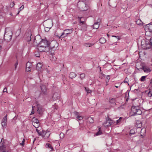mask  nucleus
I'll list each match as a JSON object with an SVG mask.
<instances>
[{
    "mask_svg": "<svg viewBox=\"0 0 152 152\" xmlns=\"http://www.w3.org/2000/svg\"><path fill=\"white\" fill-rule=\"evenodd\" d=\"M150 84L152 86V79L150 81Z\"/></svg>",
    "mask_w": 152,
    "mask_h": 152,
    "instance_id": "nucleus-61",
    "label": "nucleus"
},
{
    "mask_svg": "<svg viewBox=\"0 0 152 152\" xmlns=\"http://www.w3.org/2000/svg\"><path fill=\"white\" fill-rule=\"evenodd\" d=\"M45 147L47 148H48L51 149V150L52 151L53 150V148L52 146L49 143H47L45 145Z\"/></svg>",
    "mask_w": 152,
    "mask_h": 152,
    "instance_id": "nucleus-25",
    "label": "nucleus"
},
{
    "mask_svg": "<svg viewBox=\"0 0 152 152\" xmlns=\"http://www.w3.org/2000/svg\"><path fill=\"white\" fill-rule=\"evenodd\" d=\"M100 21V20L99 19L98 20V21L95 23L93 25V28H94L97 29L99 27V22Z\"/></svg>",
    "mask_w": 152,
    "mask_h": 152,
    "instance_id": "nucleus-16",
    "label": "nucleus"
},
{
    "mask_svg": "<svg viewBox=\"0 0 152 152\" xmlns=\"http://www.w3.org/2000/svg\"><path fill=\"white\" fill-rule=\"evenodd\" d=\"M76 74L74 72H71L69 74V78L72 79L75 77L76 76Z\"/></svg>",
    "mask_w": 152,
    "mask_h": 152,
    "instance_id": "nucleus-20",
    "label": "nucleus"
},
{
    "mask_svg": "<svg viewBox=\"0 0 152 152\" xmlns=\"http://www.w3.org/2000/svg\"><path fill=\"white\" fill-rule=\"evenodd\" d=\"M34 113V112L33 111V110H32V111H31V114H33Z\"/></svg>",
    "mask_w": 152,
    "mask_h": 152,
    "instance_id": "nucleus-64",
    "label": "nucleus"
},
{
    "mask_svg": "<svg viewBox=\"0 0 152 152\" xmlns=\"http://www.w3.org/2000/svg\"><path fill=\"white\" fill-rule=\"evenodd\" d=\"M20 10H20V11H19L18 12V13H17V14H16L15 15H18L19 14V12H20Z\"/></svg>",
    "mask_w": 152,
    "mask_h": 152,
    "instance_id": "nucleus-62",
    "label": "nucleus"
},
{
    "mask_svg": "<svg viewBox=\"0 0 152 152\" xmlns=\"http://www.w3.org/2000/svg\"><path fill=\"white\" fill-rule=\"evenodd\" d=\"M73 29H65L64 30V31L66 33L65 34H66L68 35L72 33L73 31Z\"/></svg>",
    "mask_w": 152,
    "mask_h": 152,
    "instance_id": "nucleus-19",
    "label": "nucleus"
},
{
    "mask_svg": "<svg viewBox=\"0 0 152 152\" xmlns=\"http://www.w3.org/2000/svg\"><path fill=\"white\" fill-rule=\"evenodd\" d=\"M66 33L64 31L61 35H57L56 36L59 39L64 38L66 37L68 35L66 34Z\"/></svg>",
    "mask_w": 152,
    "mask_h": 152,
    "instance_id": "nucleus-17",
    "label": "nucleus"
},
{
    "mask_svg": "<svg viewBox=\"0 0 152 152\" xmlns=\"http://www.w3.org/2000/svg\"><path fill=\"white\" fill-rule=\"evenodd\" d=\"M35 108V106H32V110H34V108Z\"/></svg>",
    "mask_w": 152,
    "mask_h": 152,
    "instance_id": "nucleus-63",
    "label": "nucleus"
},
{
    "mask_svg": "<svg viewBox=\"0 0 152 152\" xmlns=\"http://www.w3.org/2000/svg\"><path fill=\"white\" fill-rule=\"evenodd\" d=\"M14 5H15V4H14V2H13L11 3L10 4V7L11 8H12L14 7Z\"/></svg>",
    "mask_w": 152,
    "mask_h": 152,
    "instance_id": "nucleus-47",
    "label": "nucleus"
},
{
    "mask_svg": "<svg viewBox=\"0 0 152 152\" xmlns=\"http://www.w3.org/2000/svg\"><path fill=\"white\" fill-rule=\"evenodd\" d=\"M106 121L103 124V125L105 127H107L110 126L113 123V121L110 119L108 117L106 118Z\"/></svg>",
    "mask_w": 152,
    "mask_h": 152,
    "instance_id": "nucleus-4",
    "label": "nucleus"
},
{
    "mask_svg": "<svg viewBox=\"0 0 152 152\" xmlns=\"http://www.w3.org/2000/svg\"><path fill=\"white\" fill-rule=\"evenodd\" d=\"M110 75H107L106 77V79L107 80H106L107 82H108L109 80H110Z\"/></svg>",
    "mask_w": 152,
    "mask_h": 152,
    "instance_id": "nucleus-45",
    "label": "nucleus"
},
{
    "mask_svg": "<svg viewBox=\"0 0 152 152\" xmlns=\"http://www.w3.org/2000/svg\"><path fill=\"white\" fill-rule=\"evenodd\" d=\"M7 115H6L3 118L2 120V122H7Z\"/></svg>",
    "mask_w": 152,
    "mask_h": 152,
    "instance_id": "nucleus-35",
    "label": "nucleus"
},
{
    "mask_svg": "<svg viewBox=\"0 0 152 152\" xmlns=\"http://www.w3.org/2000/svg\"><path fill=\"white\" fill-rule=\"evenodd\" d=\"M146 41H145V40H142L141 42V46L142 48V45H143L145 44V43Z\"/></svg>",
    "mask_w": 152,
    "mask_h": 152,
    "instance_id": "nucleus-41",
    "label": "nucleus"
},
{
    "mask_svg": "<svg viewBox=\"0 0 152 152\" xmlns=\"http://www.w3.org/2000/svg\"><path fill=\"white\" fill-rule=\"evenodd\" d=\"M44 23L45 26L50 28H51L53 25L52 20L49 19L45 21Z\"/></svg>",
    "mask_w": 152,
    "mask_h": 152,
    "instance_id": "nucleus-5",
    "label": "nucleus"
},
{
    "mask_svg": "<svg viewBox=\"0 0 152 152\" xmlns=\"http://www.w3.org/2000/svg\"><path fill=\"white\" fill-rule=\"evenodd\" d=\"M146 26V28L148 29L149 31L151 32L152 31V22L147 24Z\"/></svg>",
    "mask_w": 152,
    "mask_h": 152,
    "instance_id": "nucleus-13",
    "label": "nucleus"
},
{
    "mask_svg": "<svg viewBox=\"0 0 152 152\" xmlns=\"http://www.w3.org/2000/svg\"><path fill=\"white\" fill-rule=\"evenodd\" d=\"M80 130H83V126H81L80 128Z\"/></svg>",
    "mask_w": 152,
    "mask_h": 152,
    "instance_id": "nucleus-57",
    "label": "nucleus"
},
{
    "mask_svg": "<svg viewBox=\"0 0 152 152\" xmlns=\"http://www.w3.org/2000/svg\"><path fill=\"white\" fill-rule=\"evenodd\" d=\"M101 74L103 77H106V75H105L102 72Z\"/></svg>",
    "mask_w": 152,
    "mask_h": 152,
    "instance_id": "nucleus-55",
    "label": "nucleus"
},
{
    "mask_svg": "<svg viewBox=\"0 0 152 152\" xmlns=\"http://www.w3.org/2000/svg\"><path fill=\"white\" fill-rule=\"evenodd\" d=\"M47 131H45L44 130H42V137L43 138V136H45V134Z\"/></svg>",
    "mask_w": 152,
    "mask_h": 152,
    "instance_id": "nucleus-42",
    "label": "nucleus"
},
{
    "mask_svg": "<svg viewBox=\"0 0 152 152\" xmlns=\"http://www.w3.org/2000/svg\"><path fill=\"white\" fill-rule=\"evenodd\" d=\"M18 64V61H16V62L15 63V70L17 68Z\"/></svg>",
    "mask_w": 152,
    "mask_h": 152,
    "instance_id": "nucleus-44",
    "label": "nucleus"
},
{
    "mask_svg": "<svg viewBox=\"0 0 152 152\" xmlns=\"http://www.w3.org/2000/svg\"><path fill=\"white\" fill-rule=\"evenodd\" d=\"M112 37H115L117 39V40H119L121 39V37H120L119 36H115L114 35H112L111 36Z\"/></svg>",
    "mask_w": 152,
    "mask_h": 152,
    "instance_id": "nucleus-40",
    "label": "nucleus"
},
{
    "mask_svg": "<svg viewBox=\"0 0 152 152\" xmlns=\"http://www.w3.org/2000/svg\"><path fill=\"white\" fill-rule=\"evenodd\" d=\"M122 119H123V120H124V118L122 117H120L119 119L116 121L117 124H119L121 122V120Z\"/></svg>",
    "mask_w": 152,
    "mask_h": 152,
    "instance_id": "nucleus-33",
    "label": "nucleus"
},
{
    "mask_svg": "<svg viewBox=\"0 0 152 152\" xmlns=\"http://www.w3.org/2000/svg\"><path fill=\"white\" fill-rule=\"evenodd\" d=\"M88 121L90 123H93L94 122V120L92 118L88 117L87 118Z\"/></svg>",
    "mask_w": 152,
    "mask_h": 152,
    "instance_id": "nucleus-27",
    "label": "nucleus"
},
{
    "mask_svg": "<svg viewBox=\"0 0 152 152\" xmlns=\"http://www.w3.org/2000/svg\"><path fill=\"white\" fill-rule=\"evenodd\" d=\"M81 26V30L83 31H85L87 30V25L86 24L80 25Z\"/></svg>",
    "mask_w": 152,
    "mask_h": 152,
    "instance_id": "nucleus-15",
    "label": "nucleus"
},
{
    "mask_svg": "<svg viewBox=\"0 0 152 152\" xmlns=\"http://www.w3.org/2000/svg\"><path fill=\"white\" fill-rule=\"evenodd\" d=\"M39 135L42 136V131L41 132H39V134H38Z\"/></svg>",
    "mask_w": 152,
    "mask_h": 152,
    "instance_id": "nucleus-54",
    "label": "nucleus"
},
{
    "mask_svg": "<svg viewBox=\"0 0 152 152\" xmlns=\"http://www.w3.org/2000/svg\"><path fill=\"white\" fill-rule=\"evenodd\" d=\"M35 55L37 57H40V53L39 52H36L35 53Z\"/></svg>",
    "mask_w": 152,
    "mask_h": 152,
    "instance_id": "nucleus-38",
    "label": "nucleus"
},
{
    "mask_svg": "<svg viewBox=\"0 0 152 152\" xmlns=\"http://www.w3.org/2000/svg\"><path fill=\"white\" fill-rule=\"evenodd\" d=\"M149 41H146L145 44L142 45V48L143 49L147 50L151 48V45H150Z\"/></svg>",
    "mask_w": 152,
    "mask_h": 152,
    "instance_id": "nucleus-8",
    "label": "nucleus"
},
{
    "mask_svg": "<svg viewBox=\"0 0 152 152\" xmlns=\"http://www.w3.org/2000/svg\"><path fill=\"white\" fill-rule=\"evenodd\" d=\"M83 18V19L84 18H83L82 17H80L78 16H77V19H78L79 21V25L80 26V25H83L84 24H86L85 23V21H81V19Z\"/></svg>",
    "mask_w": 152,
    "mask_h": 152,
    "instance_id": "nucleus-18",
    "label": "nucleus"
},
{
    "mask_svg": "<svg viewBox=\"0 0 152 152\" xmlns=\"http://www.w3.org/2000/svg\"><path fill=\"white\" fill-rule=\"evenodd\" d=\"M85 77V75L84 73H83L80 74V78L81 80L84 79Z\"/></svg>",
    "mask_w": 152,
    "mask_h": 152,
    "instance_id": "nucleus-30",
    "label": "nucleus"
},
{
    "mask_svg": "<svg viewBox=\"0 0 152 152\" xmlns=\"http://www.w3.org/2000/svg\"><path fill=\"white\" fill-rule=\"evenodd\" d=\"M77 119H78V120H81L83 119V117L81 116H80L78 117H77Z\"/></svg>",
    "mask_w": 152,
    "mask_h": 152,
    "instance_id": "nucleus-46",
    "label": "nucleus"
},
{
    "mask_svg": "<svg viewBox=\"0 0 152 152\" xmlns=\"http://www.w3.org/2000/svg\"><path fill=\"white\" fill-rule=\"evenodd\" d=\"M147 6H149V7H150L152 9V5L148 4V5H147Z\"/></svg>",
    "mask_w": 152,
    "mask_h": 152,
    "instance_id": "nucleus-58",
    "label": "nucleus"
},
{
    "mask_svg": "<svg viewBox=\"0 0 152 152\" xmlns=\"http://www.w3.org/2000/svg\"><path fill=\"white\" fill-rule=\"evenodd\" d=\"M147 76H142L140 78V80L141 81L143 82L145 79V78Z\"/></svg>",
    "mask_w": 152,
    "mask_h": 152,
    "instance_id": "nucleus-31",
    "label": "nucleus"
},
{
    "mask_svg": "<svg viewBox=\"0 0 152 152\" xmlns=\"http://www.w3.org/2000/svg\"><path fill=\"white\" fill-rule=\"evenodd\" d=\"M1 125L3 127H4V126H6L7 125V122L2 121Z\"/></svg>",
    "mask_w": 152,
    "mask_h": 152,
    "instance_id": "nucleus-43",
    "label": "nucleus"
},
{
    "mask_svg": "<svg viewBox=\"0 0 152 152\" xmlns=\"http://www.w3.org/2000/svg\"><path fill=\"white\" fill-rule=\"evenodd\" d=\"M142 69H143L144 71L145 72H149L151 71L150 68L146 66H143L142 68Z\"/></svg>",
    "mask_w": 152,
    "mask_h": 152,
    "instance_id": "nucleus-14",
    "label": "nucleus"
},
{
    "mask_svg": "<svg viewBox=\"0 0 152 152\" xmlns=\"http://www.w3.org/2000/svg\"><path fill=\"white\" fill-rule=\"evenodd\" d=\"M12 34L11 33H5L4 36V39L7 42L10 41L12 39Z\"/></svg>",
    "mask_w": 152,
    "mask_h": 152,
    "instance_id": "nucleus-7",
    "label": "nucleus"
},
{
    "mask_svg": "<svg viewBox=\"0 0 152 152\" xmlns=\"http://www.w3.org/2000/svg\"><path fill=\"white\" fill-rule=\"evenodd\" d=\"M112 2V1L111 0H109V4L110 5V6L112 7L113 8H114L115 7H116V3L115 2H114V3H115V4H111Z\"/></svg>",
    "mask_w": 152,
    "mask_h": 152,
    "instance_id": "nucleus-29",
    "label": "nucleus"
},
{
    "mask_svg": "<svg viewBox=\"0 0 152 152\" xmlns=\"http://www.w3.org/2000/svg\"><path fill=\"white\" fill-rule=\"evenodd\" d=\"M36 105L37 107V111L39 114H41L42 113V108L40 106L39 104L37 103Z\"/></svg>",
    "mask_w": 152,
    "mask_h": 152,
    "instance_id": "nucleus-12",
    "label": "nucleus"
},
{
    "mask_svg": "<svg viewBox=\"0 0 152 152\" xmlns=\"http://www.w3.org/2000/svg\"><path fill=\"white\" fill-rule=\"evenodd\" d=\"M75 117L77 118V117H78L80 116L78 113L77 112H76V113H75Z\"/></svg>",
    "mask_w": 152,
    "mask_h": 152,
    "instance_id": "nucleus-50",
    "label": "nucleus"
},
{
    "mask_svg": "<svg viewBox=\"0 0 152 152\" xmlns=\"http://www.w3.org/2000/svg\"><path fill=\"white\" fill-rule=\"evenodd\" d=\"M79 4H80L82 5L83 6L86 7V4L84 3L83 2H80L79 3Z\"/></svg>",
    "mask_w": 152,
    "mask_h": 152,
    "instance_id": "nucleus-48",
    "label": "nucleus"
},
{
    "mask_svg": "<svg viewBox=\"0 0 152 152\" xmlns=\"http://www.w3.org/2000/svg\"><path fill=\"white\" fill-rule=\"evenodd\" d=\"M51 28H50V27L45 26V31L46 32H48Z\"/></svg>",
    "mask_w": 152,
    "mask_h": 152,
    "instance_id": "nucleus-36",
    "label": "nucleus"
},
{
    "mask_svg": "<svg viewBox=\"0 0 152 152\" xmlns=\"http://www.w3.org/2000/svg\"><path fill=\"white\" fill-rule=\"evenodd\" d=\"M98 129L99 130V131L95 134L96 136L102 134V132L100 130V128H99Z\"/></svg>",
    "mask_w": 152,
    "mask_h": 152,
    "instance_id": "nucleus-28",
    "label": "nucleus"
},
{
    "mask_svg": "<svg viewBox=\"0 0 152 152\" xmlns=\"http://www.w3.org/2000/svg\"><path fill=\"white\" fill-rule=\"evenodd\" d=\"M0 152H8L7 150L6 149V148L3 142L0 145Z\"/></svg>",
    "mask_w": 152,
    "mask_h": 152,
    "instance_id": "nucleus-9",
    "label": "nucleus"
},
{
    "mask_svg": "<svg viewBox=\"0 0 152 152\" xmlns=\"http://www.w3.org/2000/svg\"><path fill=\"white\" fill-rule=\"evenodd\" d=\"M124 83H128V82L126 80V78L125 79V80H124Z\"/></svg>",
    "mask_w": 152,
    "mask_h": 152,
    "instance_id": "nucleus-56",
    "label": "nucleus"
},
{
    "mask_svg": "<svg viewBox=\"0 0 152 152\" xmlns=\"http://www.w3.org/2000/svg\"><path fill=\"white\" fill-rule=\"evenodd\" d=\"M50 135V133L49 131L46 132L45 136H43V138L46 139L48 138Z\"/></svg>",
    "mask_w": 152,
    "mask_h": 152,
    "instance_id": "nucleus-26",
    "label": "nucleus"
},
{
    "mask_svg": "<svg viewBox=\"0 0 152 152\" xmlns=\"http://www.w3.org/2000/svg\"><path fill=\"white\" fill-rule=\"evenodd\" d=\"M40 87L43 94H47V89L45 86L42 85L40 86Z\"/></svg>",
    "mask_w": 152,
    "mask_h": 152,
    "instance_id": "nucleus-11",
    "label": "nucleus"
},
{
    "mask_svg": "<svg viewBox=\"0 0 152 152\" xmlns=\"http://www.w3.org/2000/svg\"><path fill=\"white\" fill-rule=\"evenodd\" d=\"M55 45L54 46H50L48 47V49L49 50L47 51L48 52H49L50 54L52 55H53L54 54L55 51L56 49L57 44L56 42H55Z\"/></svg>",
    "mask_w": 152,
    "mask_h": 152,
    "instance_id": "nucleus-3",
    "label": "nucleus"
},
{
    "mask_svg": "<svg viewBox=\"0 0 152 152\" xmlns=\"http://www.w3.org/2000/svg\"><path fill=\"white\" fill-rule=\"evenodd\" d=\"M148 96L151 97L152 96V91H149L148 93Z\"/></svg>",
    "mask_w": 152,
    "mask_h": 152,
    "instance_id": "nucleus-39",
    "label": "nucleus"
},
{
    "mask_svg": "<svg viewBox=\"0 0 152 152\" xmlns=\"http://www.w3.org/2000/svg\"><path fill=\"white\" fill-rule=\"evenodd\" d=\"M36 132H37V133H38V134H39V130H38V129H36Z\"/></svg>",
    "mask_w": 152,
    "mask_h": 152,
    "instance_id": "nucleus-60",
    "label": "nucleus"
},
{
    "mask_svg": "<svg viewBox=\"0 0 152 152\" xmlns=\"http://www.w3.org/2000/svg\"><path fill=\"white\" fill-rule=\"evenodd\" d=\"M115 99L112 98L110 100L109 102L111 103H113L115 102Z\"/></svg>",
    "mask_w": 152,
    "mask_h": 152,
    "instance_id": "nucleus-37",
    "label": "nucleus"
},
{
    "mask_svg": "<svg viewBox=\"0 0 152 152\" xmlns=\"http://www.w3.org/2000/svg\"><path fill=\"white\" fill-rule=\"evenodd\" d=\"M99 42L102 44H104L106 42V39L104 37H101L99 39Z\"/></svg>",
    "mask_w": 152,
    "mask_h": 152,
    "instance_id": "nucleus-23",
    "label": "nucleus"
},
{
    "mask_svg": "<svg viewBox=\"0 0 152 152\" xmlns=\"http://www.w3.org/2000/svg\"><path fill=\"white\" fill-rule=\"evenodd\" d=\"M24 142H25V139H23V141L22 142V143H20V145H21L23 146L24 144Z\"/></svg>",
    "mask_w": 152,
    "mask_h": 152,
    "instance_id": "nucleus-49",
    "label": "nucleus"
},
{
    "mask_svg": "<svg viewBox=\"0 0 152 152\" xmlns=\"http://www.w3.org/2000/svg\"><path fill=\"white\" fill-rule=\"evenodd\" d=\"M131 110L134 113L132 116H134L135 115H141L142 113V111L138 107L132 106L131 107Z\"/></svg>",
    "mask_w": 152,
    "mask_h": 152,
    "instance_id": "nucleus-2",
    "label": "nucleus"
},
{
    "mask_svg": "<svg viewBox=\"0 0 152 152\" xmlns=\"http://www.w3.org/2000/svg\"><path fill=\"white\" fill-rule=\"evenodd\" d=\"M32 66V64L30 62H27L26 64V71L28 72H31V69Z\"/></svg>",
    "mask_w": 152,
    "mask_h": 152,
    "instance_id": "nucleus-10",
    "label": "nucleus"
},
{
    "mask_svg": "<svg viewBox=\"0 0 152 152\" xmlns=\"http://www.w3.org/2000/svg\"><path fill=\"white\" fill-rule=\"evenodd\" d=\"M137 25H140L142 23V22L140 19H138L135 21Z\"/></svg>",
    "mask_w": 152,
    "mask_h": 152,
    "instance_id": "nucleus-34",
    "label": "nucleus"
},
{
    "mask_svg": "<svg viewBox=\"0 0 152 152\" xmlns=\"http://www.w3.org/2000/svg\"><path fill=\"white\" fill-rule=\"evenodd\" d=\"M147 6H149V7H150L152 9V5L148 4V5H147Z\"/></svg>",
    "mask_w": 152,
    "mask_h": 152,
    "instance_id": "nucleus-59",
    "label": "nucleus"
},
{
    "mask_svg": "<svg viewBox=\"0 0 152 152\" xmlns=\"http://www.w3.org/2000/svg\"><path fill=\"white\" fill-rule=\"evenodd\" d=\"M39 39H41L40 42H39L37 40L36 38L35 37L34 42H36L38 45V49L40 52H47L49 50L48 47L50 46V43L49 41H48L46 39H42L40 37Z\"/></svg>",
    "mask_w": 152,
    "mask_h": 152,
    "instance_id": "nucleus-1",
    "label": "nucleus"
},
{
    "mask_svg": "<svg viewBox=\"0 0 152 152\" xmlns=\"http://www.w3.org/2000/svg\"><path fill=\"white\" fill-rule=\"evenodd\" d=\"M150 45H151V47H152V39H150L149 40V42Z\"/></svg>",
    "mask_w": 152,
    "mask_h": 152,
    "instance_id": "nucleus-52",
    "label": "nucleus"
},
{
    "mask_svg": "<svg viewBox=\"0 0 152 152\" xmlns=\"http://www.w3.org/2000/svg\"><path fill=\"white\" fill-rule=\"evenodd\" d=\"M32 124L36 128H37L39 126V121L38 120L35 118H33L32 119Z\"/></svg>",
    "mask_w": 152,
    "mask_h": 152,
    "instance_id": "nucleus-6",
    "label": "nucleus"
},
{
    "mask_svg": "<svg viewBox=\"0 0 152 152\" xmlns=\"http://www.w3.org/2000/svg\"><path fill=\"white\" fill-rule=\"evenodd\" d=\"M135 129H132L130 130L129 135L130 136H131L132 135L135 134L136 133L135 132Z\"/></svg>",
    "mask_w": 152,
    "mask_h": 152,
    "instance_id": "nucleus-24",
    "label": "nucleus"
},
{
    "mask_svg": "<svg viewBox=\"0 0 152 152\" xmlns=\"http://www.w3.org/2000/svg\"><path fill=\"white\" fill-rule=\"evenodd\" d=\"M3 92H7V89L6 87H5L3 89Z\"/></svg>",
    "mask_w": 152,
    "mask_h": 152,
    "instance_id": "nucleus-51",
    "label": "nucleus"
},
{
    "mask_svg": "<svg viewBox=\"0 0 152 152\" xmlns=\"http://www.w3.org/2000/svg\"><path fill=\"white\" fill-rule=\"evenodd\" d=\"M85 90L86 91L87 94L91 92V91L88 88L85 87Z\"/></svg>",
    "mask_w": 152,
    "mask_h": 152,
    "instance_id": "nucleus-32",
    "label": "nucleus"
},
{
    "mask_svg": "<svg viewBox=\"0 0 152 152\" xmlns=\"http://www.w3.org/2000/svg\"><path fill=\"white\" fill-rule=\"evenodd\" d=\"M42 66V64L40 63H39L37 64L36 69L38 70H39L41 69Z\"/></svg>",
    "mask_w": 152,
    "mask_h": 152,
    "instance_id": "nucleus-22",
    "label": "nucleus"
},
{
    "mask_svg": "<svg viewBox=\"0 0 152 152\" xmlns=\"http://www.w3.org/2000/svg\"><path fill=\"white\" fill-rule=\"evenodd\" d=\"M24 8V6L23 5H22L19 8V9H20V10L23 9Z\"/></svg>",
    "mask_w": 152,
    "mask_h": 152,
    "instance_id": "nucleus-53",
    "label": "nucleus"
},
{
    "mask_svg": "<svg viewBox=\"0 0 152 152\" xmlns=\"http://www.w3.org/2000/svg\"><path fill=\"white\" fill-rule=\"evenodd\" d=\"M53 98L54 100H56L59 98V96L58 95L57 93H56L54 94L53 96Z\"/></svg>",
    "mask_w": 152,
    "mask_h": 152,
    "instance_id": "nucleus-21",
    "label": "nucleus"
}]
</instances>
